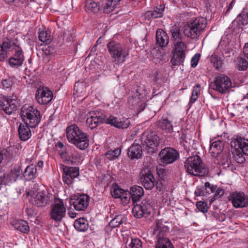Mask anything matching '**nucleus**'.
<instances>
[{"label":"nucleus","mask_w":248,"mask_h":248,"mask_svg":"<svg viewBox=\"0 0 248 248\" xmlns=\"http://www.w3.org/2000/svg\"><path fill=\"white\" fill-rule=\"evenodd\" d=\"M184 166L186 172L194 176H202L208 172L201 157L197 155L188 157L185 162Z\"/></svg>","instance_id":"5"},{"label":"nucleus","mask_w":248,"mask_h":248,"mask_svg":"<svg viewBox=\"0 0 248 248\" xmlns=\"http://www.w3.org/2000/svg\"><path fill=\"white\" fill-rule=\"evenodd\" d=\"M248 67V62L244 58L240 57L238 60L237 69L240 71H245Z\"/></svg>","instance_id":"51"},{"label":"nucleus","mask_w":248,"mask_h":248,"mask_svg":"<svg viewBox=\"0 0 248 248\" xmlns=\"http://www.w3.org/2000/svg\"><path fill=\"white\" fill-rule=\"evenodd\" d=\"M90 197L87 194H82L78 196L75 195L68 200L70 205L74 206L76 211H85L88 206Z\"/></svg>","instance_id":"9"},{"label":"nucleus","mask_w":248,"mask_h":248,"mask_svg":"<svg viewBox=\"0 0 248 248\" xmlns=\"http://www.w3.org/2000/svg\"><path fill=\"white\" fill-rule=\"evenodd\" d=\"M216 193L214 196H213L211 199L210 202H213L216 199L220 198L223 195L224 193V189L220 188H217L216 190Z\"/></svg>","instance_id":"54"},{"label":"nucleus","mask_w":248,"mask_h":248,"mask_svg":"<svg viewBox=\"0 0 248 248\" xmlns=\"http://www.w3.org/2000/svg\"><path fill=\"white\" fill-rule=\"evenodd\" d=\"M155 248H174L170 239L167 237L157 238Z\"/></svg>","instance_id":"38"},{"label":"nucleus","mask_w":248,"mask_h":248,"mask_svg":"<svg viewBox=\"0 0 248 248\" xmlns=\"http://www.w3.org/2000/svg\"><path fill=\"white\" fill-rule=\"evenodd\" d=\"M20 115L24 123L32 128L35 127L41 121L40 111L31 106H24L21 108Z\"/></svg>","instance_id":"7"},{"label":"nucleus","mask_w":248,"mask_h":248,"mask_svg":"<svg viewBox=\"0 0 248 248\" xmlns=\"http://www.w3.org/2000/svg\"><path fill=\"white\" fill-rule=\"evenodd\" d=\"M197 208L201 212L205 213L207 212V208L206 204L201 201L198 202L197 203Z\"/></svg>","instance_id":"59"},{"label":"nucleus","mask_w":248,"mask_h":248,"mask_svg":"<svg viewBox=\"0 0 248 248\" xmlns=\"http://www.w3.org/2000/svg\"><path fill=\"white\" fill-rule=\"evenodd\" d=\"M229 200L235 208H242L248 206V197L242 192H232Z\"/></svg>","instance_id":"16"},{"label":"nucleus","mask_w":248,"mask_h":248,"mask_svg":"<svg viewBox=\"0 0 248 248\" xmlns=\"http://www.w3.org/2000/svg\"><path fill=\"white\" fill-rule=\"evenodd\" d=\"M186 57V54L172 51V57L170 62L173 66L183 64Z\"/></svg>","instance_id":"34"},{"label":"nucleus","mask_w":248,"mask_h":248,"mask_svg":"<svg viewBox=\"0 0 248 248\" xmlns=\"http://www.w3.org/2000/svg\"><path fill=\"white\" fill-rule=\"evenodd\" d=\"M223 141L220 140H217L211 144L209 152L213 157H216L223 152Z\"/></svg>","instance_id":"29"},{"label":"nucleus","mask_w":248,"mask_h":248,"mask_svg":"<svg viewBox=\"0 0 248 248\" xmlns=\"http://www.w3.org/2000/svg\"><path fill=\"white\" fill-rule=\"evenodd\" d=\"M123 217L122 216H117L112 219L109 223L111 228H116L119 226L123 223Z\"/></svg>","instance_id":"47"},{"label":"nucleus","mask_w":248,"mask_h":248,"mask_svg":"<svg viewBox=\"0 0 248 248\" xmlns=\"http://www.w3.org/2000/svg\"><path fill=\"white\" fill-rule=\"evenodd\" d=\"M120 199H121V202L124 205H127L131 199V195H130L129 191L125 190Z\"/></svg>","instance_id":"50"},{"label":"nucleus","mask_w":248,"mask_h":248,"mask_svg":"<svg viewBox=\"0 0 248 248\" xmlns=\"http://www.w3.org/2000/svg\"><path fill=\"white\" fill-rule=\"evenodd\" d=\"M16 100L9 98L6 96L0 97V108L4 111V112L10 115L13 112L16 110L17 106Z\"/></svg>","instance_id":"19"},{"label":"nucleus","mask_w":248,"mask_h":248,"mask_svg":"<svg viewBox=\"0 0 248 248\" xmlns=\"http://www.w3.org/2000/svg\"><path fill=\"white\" fill-rule=\"evenodd\" d=\"M121 153V149L117 148L113 151H108L105 155L109 160H113L118 157L120 155Z\"/></svg>","instance_id":"46"},{"label":"nucleus","mask_w":248,"mask_h":248,"mask_svg":"<svg viewBox=\"0 0 248 248\" xmlns=\"http://www.w3.org/2000/svg\"><path fill=\"white\" fill-rule=\"evenodd\" d=\"M66 132L69 142L74 144L79 149L84 150L89 147V135L80 130L77 124L67 126Z\"/></svg>","instance_id":"2"},{"label":"nucleus","mask_w":248,"mask_h":248,"mask_svg":"<svg viewBox=\"0 0 248 248\" xmlns=\"http://www.w3.org/2000/svg\"><path fill=\"white\" fill-rule=\"evenodd\" d=\"M50 196L48 192L46 190H41L34 193L32 196L31 202L38 207H45L49 202Z\"/></svg>","instance_id":"14"},{"label":"nucleus","mask_w":248,"mask_h":248,"mask_svg":"<svg viewBox=\"0 0 248 248\" xmlns=\"http://www.w3.org/2000/svg\"><path fill=\"white\" fill-rule=\"evenodd\" d=\"M107 47L113 59L112 62L116 64L123 63L129 55L128 50L120 43L110 41L107 44Z\"/></svg>","instance_id":"6"},{"label":"nucleus","mask_w":248,"mask_h":248,"mask_svg":"<svg viewBox=\"0 0 248 248\" xmlns=\"http://www.w3.org/2000/svg\"><path fill=\"white\" fill-rule=\"evenodd\" d=\"M128 103L131 109H136L138 113L143 110L145 108V102L140 97H129Z\"/></svg>","instance_id":"25"},{"label":"nucleus","mask_w":248,"mask_h":248,"mask_svg":"<svg viewBox=\"0 0 248 248\" xmlns=\"http://www.w3.org/2000/svg\"><path fill=\"white\" fill-rule=\"evenodd\" d=\"M174 46L173 51L186 54L187 46L184 42L182 41L174 42Z\"/></svg>","instance_id":"43"},{"label":"nucleus","mask_w":248,"mask_h":248,"mask_svg":"<svg viewBox=\"0 0 248 248\" xmlns=\"http://www.w3.org/2000/svg\"><path fill=\"white\" fill-rule=\"evenodd\" d=\"M85 11L89 13H97L100 10V5L93 0H87L85 3Z\"/></svg>","instance_id":"36"},{"label":"nucleus","mask_w":248,"mask_h":248,"mask_svg":"<svg viewBox=\"0 0 248 248\" xmlns=\"http://www.w3.org/2000/svg\"><path fill=\"white\" fill-rule=\"evenodd\" d=\"M144 139L143 144V147L145 146V149L149 153H155L157 150V147L159 143V138L154 132L145 136L143 135L142 138Z\"/></svg>","instance_id":"10"},{"label":"nucleus","mask_w":248,"mask_h":248,"mask_svg":"<svg viewBox=\"0 0 248 248\" xmlns=\"http://www.w3.org/2000/svg\"><path fill=\"white\" fill-rule=\"evenodd\" d=\"M14 150V149L10 147L2 150L1 152L3 159L5 158L8 162L14 161L16 158Z\"/></svg>","instance_id":"39"},{"label":"nucleus","mask_w":248,"mask_h":248,"mask_svg":"<svg viewBox=\"0 0 248 248\" xmlns=\"http://www.w3.org/2000/svg\"><path fill=\"white\" fill-rule=\"evenodd\" d=\"M164 10L165 5L164 4L158 5L154 8V10L148 11L145 13V18L150 20L151 19L161 18L163 16Z\"/></svg>","instance_id":"23"},{"label":"nucleus","mask_w":248,"mask_h":248,"mask_svg":"<svg viewBox=\"0 0 248 248\" xmlns=\"http://www.w3.org/2000/svg\"><path fill=\"white\" fill-rule=\"evenodd\" d=\"M86 124L91 129L97 127L99 125L94 118L91 115H89L86 119Z\"/></svg>","instance_id":"49"},{"label":"nucleus","mask_w":248,"mask_h":248,"mask_svg":"<svg viewBox=\"0 0 248 248\" xmlns=\"http://www.w3.org/2000/svg\"><path fill=\"white\" fill-rule=\"evenodd\" d=\"M231 146L236 162L240 164L244 163L245 158L243 155L248 156V139L237 137L231 141Z\"/></svg>","instance_id":"4"},{"label":"nucleus","mask_w":248,"mask_h":248,"mask_svg":"<svg viewBox=\"0 0 248 248\" xmlns=\"http://www.w3.org/2000/svg\"><path fill=\"white\" fill-rule=\"evenodd\" d=\"M103 113V111H102L101 110H95L90 112L89 115H91L93 117H96V116L102 115V114Z\"/></svg>","instance_id":"63"},{"label":"nucleus","mask_w":248,"mask_h":248,"mask_svg":"<svg viewBox=\"0 0 248 248\" xmlns=\"http://www.w3.org/2000/svg\"><path fill=\"white\" fill-rule=\"evenodd\" d=\"M107 115H106L104 113L102 114V115H100V116H96V117H93L95 121L97 122V123L100 125L102 124H105L107 118Z\"/></svg>","instance_id":"60"},{"label":"nucleus","mask_w":248,"mask_h":248,"mask_svg":"<svg viewBox=\"0 0 248 248\" xmlns=\"http://www.w3.org/2000/svg\"><path fill=\"white\" fill-rule=\"evenodd\" d=\"M206 18L199 16L188 22L184 27L183 33L191 39L198 38L207 26Z\"/></svg>","instance_id":"3"},{"label":"nucleus","mask_w":248,"mask_h":248,"mask_svg":"<svg viewBox=\"0 0 248 248\" xmlns=\"http://www.w3.org/2000/svg\"><path fill=\"white\" fill-rule=\"evenodd\" d=\"M30 127V125L25 123L19 124L18 133L19 138L21 140L26 141L31 138V133Z\"/></svg>","instance_id":"28"},{"label":"nucleus","mask_w":248,"mask_h":248,"mask_svg":"<svg viewBox=\"0 0 248 248\" xmlns=\"http://www.w3.org/2000/svg\"><path fill=\"white\" fill-rule=\"evenodd\" d=\"M201 57V54L200 53H196L194 55L191 60V65L192 67H195L199 61Z\"/></svg>","instance_id":"56"},{"label":"nucleus","mask_w":248,"mask_h":248,"mask_svg":"<svg viewBox=\"0 0 248 248\" xmlns=\"http://www.w3.org/2000/svg\"><path fill=\"white\" fill-rule=\"evenodd\" d=\"M129 192L134 205L132 212L134 217L140 218L150 215L153 208L149 200H144L140 204L136 203L140 201L144 194L143 188L140 186H134L131 187Z\"/></svg>","instance_id":"1"},{"label":"nucleus","mask_w":248,"mask_h":248,"mask_svg":"<svg viewBox=\"0 0 248 248\" xmlns=\"http://www.w3.org/2000/svg\"><path fill=\"white\" fill-rule=\"evenodd\" d=\"M8 51L3 49L2 47L0 46V61L3 62L7 58Z\"/></svg>","instance_id":"61"},{"label":"nucleus","mask_w":248,"mask_h":248,"mask_svg":"<svg viewBox=\"0 0 248 248\" xmlns=\"http://www.w3.org/2000/svg\"><path fill=\"white\" fill-rule=\"evenodd\" d=\"M24 59V53L21 48L17 46L13 56L9 59L8 62L11 67L17 68L23 64Z\"/></svg>","instance_id":"21"},{"label":"nucleus","mask_w":248,"mask_h":248,"mask_svg":"<svg viewBox=\"0 0 248 248\" xmlns=\"http://www.w3.org/2000/svg\"><path fill=\"white\" fill-rule=\"evenodd\" d=\"M38 37L40 41L45 43L46 44H50L52 40V37L50 31H41L39 33Z\"/></svg>","instance_id":"41"},{"label":"nucleus","mask_w":248,"mask_h":248,"mask_svg":"<svg viewBox=\"0 0 248 248\" xmlns=\"http://www.w3.org/2000/svg\"><path fill=\"white\" fill-rule=\"evenodd\" d=\"M170 32L171 33V37L175 42L182 41L181 30L180 29V27L178 25H175L171 27L170 30Z\"/></svg>","instance_id":"37"},{"label":"nucleus","mask_w":248,"mask_h":248,"mask_svg":"<svg viewBox=\"0 0 248 248\" xmlns=\"http://www.w3.org/2000/svg\"><path fill=\"white\" fill-rule=\"evenodd\" d=\"M37 169L33 165L27 167L24 172H22V176L26 181H31L36 177Z\"/></svg>","instance_id":"31"},{"label":"nucleus","mask_w":248,"mask_h":248,"mask_svg":"<svg viewBox=\"0 0 248 248\" xmlns=\"http://www.w3.org/2000/svg\"><path fill=\"white\" fill-rule=\"evenodd\" d=\"M22 172L21 166H15L13 170L1 178L0 185L2 184L6 185L9 183L16 182L19 178L22 179Z\"/></svg>","instance_id":"17"},{"label":"nucleus","mask_w":248,"mask_h":248,"mask_svg":"<svg viewBox=\"0 0 248 248\" xmlns=\"http://www.w3.org/2000/svg\"><path fill=\"white\" fill-rule=\"evenodd\" d=\"M140 180L142 186L146 189H151L155 186V179L150 170L142 169L140 174Z\"/></svg>","instance_id":"15"},{"label":"nucleus","mask_w":248,"mask_h":248,"mask_svg":"<svg viewBox=\"0 0 248 248\" xmlns=\"http://www.w3.org/2000/svg\"><path fill=\"white\" fill-rule=\"evenodd\" d=\"M217 188V186L211 185L209 182H206L204 184V189L206 194L215 192Z\"/></svg>","instance_id":"53"},{"label":"nucleus","mask_w":248,"mask_h":248,"mask_svg":"<svg viewBox=\"0 0 248 248\" xmlns=\"http://www.w3.org/2000/svg\"><path fill=\"white\" fill-rule=\"evenodd\" d=\"M156 45L161 47L167 46L169 42V37L163 30L159 29L156 31Z\"/></svg>","instance_id":"24"},{"label":"nucleus","mask_w":248,"mask_h":248,"mask_svg":"<svg viewBox=\"0 0 248 248\" xmlns=\"http://www.w3.org/2000/svg\"><path fill=\"white\" fill-rule=\"evenodd\" d=\"M128 156L131 159H140L142 156V149L140 144L136 143V140L127 149Z\"/></svg>","instance_id":"22"},{"label":"nucleus","mask_w":248,"mask_h":248,"mask_svg":"<svg viewBox=\"0 0 248 248\" xmlns=\"http://www.w3.org/2000/svg\"><path fill=\"white\" fill-rule=\"evenodd\" d=\"M179 156V153L175 149L170 147L162 149L159 154L160 161L166 164L173 163Z\"/></svg>","instance_id":"11"},{"label":"nucleus","mask_w":248,"mask_h":248,"mask_svg":"<svg viewBox=\"0 0 248 248\" xmlns=\"http://www.w3.org/2000/svg\"><path fill=\"white\" fill-rule=\"evenodd\" d=\"M79 168L63 166L62 180L64 183L70 186L73 180L79 175Z\"/></svg>","instance_id":"18"},{"label":"nucleus","mask_w":248,"mask_h":248,"mask_svg":"<svg viewBox=\"0 0 248 248\" xmlns=\"http://www.w3.org/2000/svg\"><path fill=\"white\" fill-rule=\"evenodd\" d=\"M210 60L217 70H220L222 69L223 62L220 57L216 54H213L211 56Z\"/></svg>","instance_id":"40"},{"label":"nucleus","mask_w":248,"mask_h":248,"mask_svg":"<svg viewBox=\"0 0 248 248\" xmlns=\"http://www.w3.org/2000/svg\"><path fill=\"white\" fill-rule=\"evenodd\" d=\"M113 190L111 191V195L115 199L120 198L121 195L123 194L125 191L119 187V186L116 184L113 185Z\"/></svg>","instance_id":"45"},{"label":"nucleus","mask_w":248,"mask_h":248,"mask_svg":"<svg viewBox=\"0 0 248 248\" xmlns=\"http://www.w3.org/2000/svg\"><path fill=\"white\" fill-rule=\"evenodd\" d=\"M105 124L119 129L126 128L129 126L130 124V121L128 119L122 121L121 119L110 114L107 116Z\"/></svg>","instance_id":"20"},{"label":"nucleus","mask_w":248,"mask_h":248,"mask_svg":"<svg viewBox=\"0 0 248 248\" xmlns=\"http://www.w3.org/2000/svg\"><path fill=\"white\" fill-rule=\"evenodd\" d=\"M200 84H197L194 87L189 101L190 103L193 104L198 99L200 94Z\"/></svg>","instance_id":"44"},{"label":"nucleus","mask_w":248,"mask_h":248,"mask_svg":"<svg viewBox=\"0 0 248 248\" xmlns=\"http://www.w3.org/2000/svg\"><path fill=\"white\" fill-rule=\"evenodd\" d=\"M231 155L232 154L230 152L229 150H227L223 151L215 158H217L218 164L219 165H221L224 168H226L232 164Z\"/></svg>","instance_id":"26"},{"label":"nucleus","mask_w":248,"mask_h":248,"mask_svg":"<svg viewBox=\"0 0 248 248\" xmlns=\"http://www.w3.org/2000/svg\"><path fill=\"white\" fill-rule=\"evenodd\" d=\"M141 242L140 239L138 238H131V241L128 246L131 248H141Z\"/></svg>","instance_id":"52"},{"label":"nucleus","mask_w":248,"mask_h":248,"mask_svg":"<svg viewBox=\"0 0 248 248\" xmlns=\"http://www.w3.org/2000/svg\"><path fill=\"white\" fill-rule=\"evenodd\" d=\"M66 209L62 201L60 200L58 202L51 205L50 211V218L56 222H60L65 215Z\"/></svg>","instance_id":"12"},{"label":"nucleus","mask_w":248,"mask_h":248,"mask_svg":"<svg viewBox=\"0 0 248 248\" xmlns=\"http://www.w3.org/2000/svg\"><path fill=\"white\" fill-rule=\"evenodd\" d=\"M12 45L11 41L9 39L6 38L4 39L2 44L0 45V46L2 47L3 49L7 51L8 49H9L11 47Z\"/></svg>","instance_id":"55"},{"label":"nucleus","mask_w":248,"mask_h":248,"mask_svg":"<svg viewBox=\"0 0 248 248\" xmlns=\"http://www.w3.org/2000/svg\"><path fill=\"white\" fill-rule=\"evenodd\" d=\"M74 226L77 231L84 232L88 229V221L84 217H80L75 221Z\"/></svg>","instance_id":"33"},{"label":"nucleus","mask_w":248,"mask_h":248,"mask_svg":"<svg viewBox=\"0 0 248 248\" xmlns=\"http://www.w3.org/2000/svg\"><path fill=\"white\" fill-rule=\"evenodd\" d=\"M1 83L4 89H10L12 86V81L9 78L3 79Z\"/></svg>","instance_id":"58"},{"label":"nucleus","mask_w":248,"mask_h":248,"mask_svg":"<svg viewBox=\"0 0 248 248\" xmlns=\"http://www.w3.org/2000/svg\"><path fill=\"white\" fill-rule=\"evenodd\" d=\"M236 21L240 26H244L248 24V13L243 12L237 16L233 22Z\"/></svg>","instance_id":"42"},{"label":"nucleus","mask_w":248,"mask_h":248,"mask_svg":"<svg viewBox=\"0 0 248 248\" xmlns=\"http://www.w3.org/2000/svg\"><path fill=\"white\" fill-rule=\"evenodd\" d=\"M169 232V228L163 224L162 220H158L156 221L154 233L156 235L157 238L166 237V236Z\"/></svg>","instance_id":"27"},{"label":"nucleus","mask_w":248,"mask_h":248,"mask_svg":"<svg viewBox=\"0 0 248 248\" xmlns=\"http://www.w3.org/2000/svg\"><path fill=\"white\" fill-rule=\"evenodd\" d=\"M155 186L158 192H160L164 188V186L160 180L155 181Z\"/></svg>","instance_id":"62"},{"label":"nucleus","mask_w":248,"mask_h":248,"mask_svg":"<svg viewBox=\"0 0 248 248\" xmlns=\"http://www.w3.org/2000/svg\"><path fill=\"white\" fill-rule=\"evenodd\" d=\"M35 98L38 103L41 105H47L52 99V92L48 88L43 87L39 88L35 93Z\"/></svg>","instance_id":"13"},{"label":"nucleus","mask_w":248,"mask_h":248,"mask_svg":"<svg viewBox=\"0 0 248 248\" xmlns=\"http://www.w3.org/2000/svg\"><path fill=\"white\" fill-rule=\"evenodd\" d=\"M13 225L16 229L24 233H28L30 231L28 223L25 220H16L13 221Z\"/></svg>","instance_id":"32"},{"label":"nucleus","mask_w":248,"mask_h":248,"mask_svg":"<svg viewBox=\"0 0 248 248\" xmlns=\"http://www.w3.org/2000/svg\"><path fill=\"white\" fill-rule=\"evenodd\" d=\"M211 89L221 94H226L232 87L231 79L224 74L217 76L210 85Z\"/></svg>","instance_id":"8"},{"label":"nucleus","mask_w":248,"mask_h":248,"mask_svg":"<svg viewBox=\"0 0 248 248\" xmlns=\"http://www.w3.org/2000/svg\"><path fill=\"white\" fill-rule=\"evenodd\" d=\"M122 0H100L104 13L108 14L114 10Z\"/></svg>","instance_id":"30"},{"label":"nucleus","mask_w":248,"mask_h":248,"mask_svg":"<svg viewBox=\"0 0 248 248\" xmlns=\"http://www.w3.org/2000/svg\"><path fill=\"white\" fill-rule=\"evenodd\" d=\"M196 196H206V192L204 189V186H198L194 192Z\"/></svg>","instance_id":"57"},{"label":"nucleus","mask_w":248,"mask_h":248,"mask_svg":"<svg viewBox=\"0 0 248 248\" xmlns=\"http://www.w3.org/2000/svg\"><path fill=\"white\" fill-rule=\"evenodd\" d=\"M161 78V74L159 72L156 71L154 73L153 80L155 82H157Z\"/></svg>","instance_id":"64"},{"label":"nucleus","mask_w":248,"mask_h":248,"mask_svg":"<svg viewBox=\"0 0 248 248\" xmlns=\"http://www.w3.org/2000/svg\"><path fill=\"white\" fill-rule=\"evenodd\" d=\"M44 55H45L44 59L47 61H49L50 58V56L53 54L55 52V49L54 47L51 46H47L45 49L43 50Z\"/></svg>","instance_id":"48"},{"label":"nucleus","mask_w":248,"mask_h":248,"mask_svg":"<svg viewBox=\"0 0 248 248\" xmlns=\"http://www.w3.org/2000/svg\"><path fill=\"white\" fill-rule=\"evenodd\" d=\"M158 126L166 133L173 132V125L170 121L168 119H163L158 122Z\"/></svg>","instance_id":"35"}]
</instances>
